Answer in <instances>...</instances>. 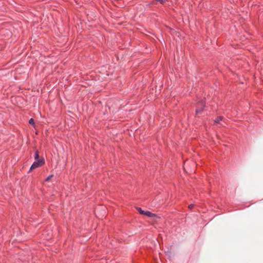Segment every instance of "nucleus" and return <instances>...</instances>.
Masks as SVG:
<instances>
[{
    "label": "nucleus",
    "mask_w": 263,
    "mask_h": 263,
    "mask_svg": "<svg viewBox=\"0 0 263 263\" xmlns=\"http://www.w3.org/2000/svg\"><path fill=\"white\" fill-rule=\"evenodd\" d=\"M45 163V161L43 158H40L39 160L33 162V163L32 164L30 168V171H31L32 170L39 167L40 166H41Z\"/></svg>",
    "instance_id": "1"
},
{
    "label": "nucleus",
    "mask_w": 263,
    "mask_h": 263,
    "mask_svg": "<svg viewBox=\"0 0 263 263\" xmlns=\"http://www.w3.org/2000/svg\"><path fill=\"white\" fill-rule=\"evenodd\" d=\"M137 210L141 214L145 215L149 217H157V216L155 214L149 211H144L142 210L140 208H137Z\"/></svg>",
    "instance_id": "2"
},
{
    "label": "nucleus",
    "mask_w": 263,
    "mask_h": 263,
    "mask_svg": "<svg viewBox=\"0 0 263 263\" xmlns=\"http://www.w3.org/2000/svg\"><path fill=\"white\" fill-rule=\"evenodd\" d=\"M204 104V102L201 101L200 103H199L197 108L196 109V113H199L201 111V107Z\"/></svg>",
    "instance_id": "3"
},
{
    "label": "nucleus",
    "mask_w": 263,
    "mask_h": 263,
    "mask_svg": "<svg viewBox=\"0 0 263 263\" xmlns=\"http://www.w3.org/2000/svg\"><path fill=\"white\" fill-rule=\"evenodd\" d=\"M34 159L36 161L39 160L40 159V158H39V153L38 151H36L35 152Z\"/></svg>",
    "instance_id": "4"
},
{
    "label": "nucleus",
    "mask_w": 263,
    "mask_h": 263,
    "mask_svg": "<svg viewBox=\"0 0 263 263\" xmlns=\"http://www.w3.org/2000/svg\"><path fill=\"white\" fill-rule=\"evenodd\" d=\"M222 118H223V117H221V116L218 117L217 118H216L215 120V121H214L215 123H219V122L222 120Z\"/></svg>",
    "instance_id": "5"
},
{
    "label": "nucleus",
    "mask_w": 263,
    "mask_h": 263,
    "mask_svg": "<svg viewBox=\"0 0 263 263\" xmlns=\"http://www.w3.org/2000/svg\"><path fill=\"white\" fill-rule=\"evenodd\" d=\"M53 177V175L49 176L46 179V181H49Z\"/></svg>",
    "instance_id": "6"
},
{
    "label": "nucleus",
    "mask_w": 263,
    "mask_h": 263,
    "mask_svg": "<svg viewBox=\"0 0 263 263\" xmlns=\"http://www.w3.org/2000/svg\"><path fill=\"white\" fill-rule=\"evenodd\" d=\"M29 123L31 124H34V120L33 119H30L29 120Z\"/></svg>",
    "instance_id": "7"
},
{
    "label": "nucleus",
    "mask_w": 263,
    "mask_h": 263,
    "mask_svg": "<svg viewBox=\"0 0 263 263\" xmlns=\"http://www.w3.org/2000/svg\"><path fill=\"white\" fill-rule=\"evenodd\" d=\"M194 206V204H191L190 205H189V209H192Z\"/></svg>",
    "instance_id": "8"
}]
</instances>
